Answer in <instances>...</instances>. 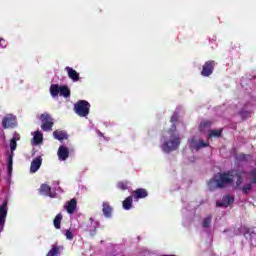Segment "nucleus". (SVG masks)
Wrapping results in <instances>:
<instances>
[{"instance_id": "f257e3e1", "label": "nucleus", "mask_w": 256, "mask_h": 256, "mask_svg": "<svg viewBox=\"0 0 256 256\" xmlns=\"http://www.w3.org/2000/svg\"><path fill=\"white\" fill-rule=\"evenodd\" d=\"M235 177H237L236 187H240L244 195H248V193L253 189V185H256V170L252 169L250 171L240 173L235 170L224 174L218 173L209 181L208 187L210 191H214V189H221V187H225V185H230ZM243 181H245L244 185ZM241 185L243 186L241 187Z\"/></svg>"}, {"instance_id": "f03ea898", "label": "nucleus", "mask_w": 256, "mask_h": 256, "mask_svg": "<svg viewBox=\"0 0 256 256\" xmlns=\"http://www.w3.org/2000/svg\"><path fill=\"white\" fill-rule=\"evenodd\" d=\"M89 109H91V104L85 100H80L74 105V111L79 117H87Z\"/></svg>"}, {"instance_id": "7ed1b4c3", "label": "nucleus", "mask_w": 256, "mask_h": 256, "mask_svg": "<svg viewBox=\"0 0 256 256\" xmlns=\"http://www.w3.org/2000/svg\"><path fill=\"white\" fill-rule=\"evenodd\" d=\"M180 143L179 137H172L170 141L163 144L162 149L165 153H170V151H175Z\"/></svg>"}, {"instance_id": "20e7f679", "label": "nucleus", "mask_w": 256, "mask_h": 256, "mask_svg": "<svg viewBox=\"0 0 256 256\" xmlns=\"http://www.w3.org/2000/svg\"><path fill=\"white\" fill-rule=\"evenodd\" d=\"M17 125V117L12 114H7L2 120V126L4 129L13 128Z\"/></svg>"}, {"instance_id": "39448f33", "label": "nucleus", "mask_w": 256, "mask_h": 256, "mask_svg": "<svg viewBox=\"0 0 256 256\" xmlns=\"http://www.w3.org/2000/svg\"><path fill=\"white\" fill-rule=\"evenodd\" d=\"M40 121H42L43 131H51L53 127V119L49 114H42L40 117Z\"/></svg>"}, {"instance_id": "423d86ee", "label": "nucleus", "mask_w": 256, "mask_h": 256, "mask_svg": "<svg viewBox=\"0 0 256 256\" xmlns=\"http://www.w3.org/2000/svg\"><path fill=\"white\" fill-rule=\"evenodd\" d=\"M213 67H215V61H208L204 64L201 74L203 77H209L213 73Z\"/></svg>"}, {"instance_id": "0eeeda50", "label": "nucleus", "mask_w": 256, "mask_h": 256, "mask_svg": "<svg viewBox=\"0 0 256 256\" xmlns=\"http://www.w3.org/2000/svg\"><path fill=\"white\" fill-rule=\"evenodd\" d=\"M43 163V159L41 157H37L31 162L30 173H37L39 169H41V165Z\"/></svg>"}, {"instance_id": "6e6552de", "label": "nucleus", "mask_w": 256, "mask_h": 256, "mask_svg": "<svg viewBox=\"0 0 256 256\" xmlns=\"http://www.w3.org/2000/svg\"><path fill=\"white\" fill-rule=\"evenodd\" d=\"M5 219H7V203L4 202L3 205L0 206V229H3L5 225Z\"/></svg>"}, {"instance_id": "1a4fd4ad", "label": "nucleus", "mask_w": 256, "mask_h": 256, "mask_svg": "<svg viewBox=\"0 0 256 256\" xmlns=\"http://www.w3.org/2000/svg\"><path fill=\"white\" fill-rule=\"evenodd\" d=\"M64 208L66 209L67 213H69V215H73L77 209V200H75V198L71 199L65 204Z\"/></svg>"}, {"instance_id": "9d476101", "label": "nucleus", "mask_w": 256, "mask_h": 256, "mask_svg": "<svg viewBox=\"0 0 256 256\" xmlns=\"http://www.w3.org/2000/svg\"><path fill=\"white\" fill-rule=\"evenodd\" d=\"M58 158L60 159V161H66L69 158V148H67V146L59 147Z\"/></svg>"}, {"instance_id": "9b49d317", "label": "nucleus", "mask_w": 256, "mask_h": 256, "mask_svg": "<svg viewBox=\"0 0 256 256\" xmlns=\"http://www.w3.org/2000/svg\"><path fill=\"white\" fill-rule=\"evenodd\" d=\"M208 145H209V143L203 142V140L197 141V140L193 139L190 142V147L192 149H195L196 151H198V149H203V147H207Z\"/></svg>"}, {"instance_id": "f8f14e48", "label": "nucleus", "mask_w": 256, "mask_h": 256, "mask_svg": "<svg viewBox=\"0 0 256 256\" xmlns=\"http://www.w3.org/2000/svg\"><path fill=\"white\" fill-rule=\"evenodd\" d=\"M235 201V199L232 196H225L222 201H218L216 203L217 207H229Z\"/></svg>"}, {"instance_id": "ddd939ff", "label": "nucleus", "mask_w": 256, "mask_h": 256, "mask_svg": "<svg viewBox=\"0 0 256 256\" xmlns=\"http://www.w3.org/2000/svg\"><path fill=\"white\" fill-rule=\"evenodd\" d=\"M53 137L54 139H57L58 141H64V139H68L67 132L62 131V130H55L53 132Z\"/></svg>"}, {"instance_id": "4468645a", "label": "nucleus", "mask_w": 256, "mask_h": 256, "mask_svg": "<svg viewBox=\"0 0 256 256\" xmlns=\"http://www.w3.org/2000/svg\"><path fill=\"white\" fill-rule=\"evenodd\" d=\"M65 70L67 71V73H68V77L70 78V79H72V81H79V73H77V71H75L73 68H71V67H69V66H67L66 68H65Z\"/></svg>"}, {"instance_id": "2eb2a0df", "label": "nucleus", "mask_w": 256, "mask_h": 256, "mask_svg": "<svg viewBox=\"0 0 256 256\" xmlns=\"http://www.w3.org/2000/svg\"><path fill=\"white\" fill-rule=\"evenodd\" d=\"M40 143H43V133L36 131L33 133L32 145H39Z\"/></svg>"}, {"instance_id": "dca6fc26", "label": "nucleus", "mask_w": 256, "mask_h": 256, "mask_svg": "<svg viewBox=\"0 0 256 256\" xmlns=\"http://www.w3.org/2000/svg\"><path fill=\"white\" fill-rule=\"evenodd\" d=\"M134 199H145L147 197V190L145 189H137L133 192Z\"/></svg>"}, {"instance_id": "f3484780", "label": "nucleus", "mask_w": 256, "mask_h": 256, "mask_svg": "<svg viewBox=\"0 0 256 256\" xmlns=\"http://www.w3.org/2000/svg\"><path fill=\"white\" fill-rule=\"evenodd\" d=\"M123 209H125L126 211H129V209H131L132 205H133V197L129 196L127 197L123 203Z\"/></svg>"}, {"instance_id": "a211bd4d", "label": "nucleus", "mask_w": 256, "mask_h": 256, "mask_svg": "<svg viewBox=\"0 0 256 256\" xmlns=\"http://www.w3.org/2000/svg\"><path fill=\"white\" fill-rule=\"evenodd\" d=\"M102 211H103L105 217H111V213H112L113 209L111 208V206H109V203L104 202Z\"/></svg>"}, {"instance_id": "6ab92c4d", "label": "nucleus", "mask_w": 256, "mask_h": 256, "mask_svg": "<svg viewBox=\"0 0 256 256\" xmlns=\"http://www.w3.org/2000/svg\"><path fill=\"white\" fill-rule=\"evenodd\" d=\"M209 127H211V123L207 120H203L200 123V131L201 133H205V131H207V129H209Z\"/></svg>"}, {"instance_id": "aec40b11", "label": "nucleus", "mask_w": 256, "mask_h": 256, "mask_svg": "<svg viewBox=\"0 0 256 256\" xmlns=\"http://www.w3.org/2000/svg\"><path fill=\"white\" fill-rule=\"evenodd\" d=\"M63 220V215L58 214L55 218H54V227L55 229H61V221Z\"/></svg>"}, {"instance_id": "412c9836", "label": "nucleus", "mask_w": 256, "mask_h": 256, "mask_svg": "<svg viewBox=\"0 0 256 256\" xmlns=\"http://www.w3.org/2000/svg\"><path fill=\"white\" fill-rule=\"evenodd\" d=\"M60 89H61V87H59L58 85H52L50 87V93H51L52 97H57V95H59V93H60Z\"/></svg>"}, {"instance_id": "4be33fe9", "label": "nucleus", "mask_w": 256, "mask_h": 256, "mask_svg": "<svg viewBox=\"0 0 256 256\" xmlns=\"http://www.w3.org/2000/svg\"><path fill=\"white\" fill-rule=\"evenodd\" d=\"M60 95L62 97H69V95H71V91L69 90V88L67 86H61L60 87Z\"/></svg>"}, {"instance_id": "5701e85b", "label": "nucleus", "mask_w": 256, "mask_h": 256, "mask_svg": "<svg viewBox=\"0 0 256 256\" xmlns=\"http://www.w3.org/2000/svg\"><path fill=\"white\" fill-rule=\"evenodd\" d=\"M40 192L43 195H50L51 187H49V185H47V184H42L41 187H40Z\"/></svg>"}, {"instance_id": "b1692460", "label": "nucleus", "mask_w": 256, "mask_h": 256, "mask_svg": "<svg viewBox=\"0 0 256 256\" xmlns=\"http://www.w3.org/2000/svg\"><path fill=\"white\" fill-rule=\"evenodd\" d=\"M221 130H209L208 137H221Z\"/></svg>"}, {"instance_id": "393cba45", "label": "nucleus", "mask_w": 256, "mask_h": 256, "mask_svg": "<svg viewBox=\"0 0 256 256\" xmlns=\"http://www.w3.org/2000/svg\"><path fill=\"white\" fill-rule=\"evenodd\" d=\"M59 248L57 246H53L52 249L48 252L47 256H58Z\"/></svg>"}, {"instance_id": "a878e982", "label": "nucleus", "mask_w": 256, "mask_h": 256, "mask_svg": "<svg viewBox=\"0 0 256 256\" xmlns=\"http://www.w3.org/2000/svg\"><path fill=\"white\" fill-rule=\"evenodd\" d=\"M65 237L66 239H68L69 241H73V232L71 230H66L65 232Z\"/></svg>"}, {"instance_id": "bb28decb", "label": "nucleus", "mask_w": 256, "mask_h": 256, "mask_svg": "<svg viewBox=\"0 0 256 256\" xmlns=\"http://www.w3.org/2000/svg\"><path fill=\"white\" fill-rule=\"evenodd\" d=\"M210 224H211V216H208L203 221V227H209Z\"/></svg>"}, {"instance_id": "cd10ccee", "label": "nucleus", "mask_w": 256, "mask_h": 256, "mask_svg": "<svg viewBox=\"0 0 256 256\" xmlns=\"http://www.w3.org/2000/svg\"><path fill=\"white\" fill-rule=\"evenodd\" d=\"M10 149H11L12 154H13V151H15V149H17V142H15V140L10 141Z\"/></svg>"}, {"instance_id": "c85d7f7f", "label": "nucleus", "mask_w": 256, "mask_h": 256, "mask_svg": "<svg viewBox=\"0 0 256 256\" xmlns=\"http://www.w3.org/2000/svg\"><path fill=\"white\" fill-rule=\"evenodd\" d=\"M127 182H119L118 183V188L119 189H122V191H125V190H127Z\"/></svg>"}, {"instance_id": "c756f323", "label": "nucleus", "mask_w": 256, "mask_h": 256, "mask_svg": "<svg viewBox=\"0 0 256 256\" xmlns=\"http://www.w3.org/2000/svg\"><path fill=\"white\" fill-rule=\"evenodd\" d=\"M20 139H21V136H20L19 134L15 133V134L13 135V138L11 139V141L17 142V141H19Z\"/></svg>"}, {"instance_id": "7c9ffc66", "label": "nucleus", "mask_w": 256, "mask_h": 256, "mask_svg": "<svg viewBox=\"0 0 256 256\" xmlns=\"http://www.w3.org/2000/svg\"><path fill=\"white\" fill-rule=\"evenodd\" d=\"M8 165H13V155H9L7 158Z\"/></svg>"}, {"instance_id": "2f4dec72", "label": "nucleus", "mask_w": 256, "mask_h": 256, "mask_svg": "<svg viewBox=\"0 0 256 256\" xmlns=\"http://www.w3.org/2000/svg\"><path fill=\"white\" fill-rule=\"evenodd\" d=\"M0 47H7V44L5 43V40L3 38H0Z\"/></svg>"}, {"instance_id": "473e14b6", "label": "nucleus", "mask_w": 256, "mask_h": 256, "mask_svg": "<svg viewBox=\"0 0 256 256\" xmlns=\"http://www.w3.org/2000/svg\"><path fill=\"white\" fill-rule=\"evenodd\" d=\"M175 121H177V114H174V115L171 117V122H172V123H175Z\"/></svg>"}, {"instance_id": "72a5a7b5", "label": "nucleus", "mask_w": 256, "mask_h": 256, "mask_svg": "<svg viewBox=\"0 0 256 256\" xmlns=\"http://www.w3.org/2000/svg\"><path fill=\"white\" fill-rule=\"evenodd\" d=\"M12 171H13V165H8V173H9V175H11Z\"/></svg>"}, {"instance_id": "f704fd0d", "label": "nucleus", "mask_w": 256, "mask_h": 256, "mask_svg": "<svg viewBox=\"0 0 256 256\" xmlns=\"http://www.w3.org/2000/svg\"><path fill=\"white\" fill-rule=\"evenodd\" d=\"M245 233H249V230H246V231L244 232V234H245Z\"/></svg>"}]
</instances>
